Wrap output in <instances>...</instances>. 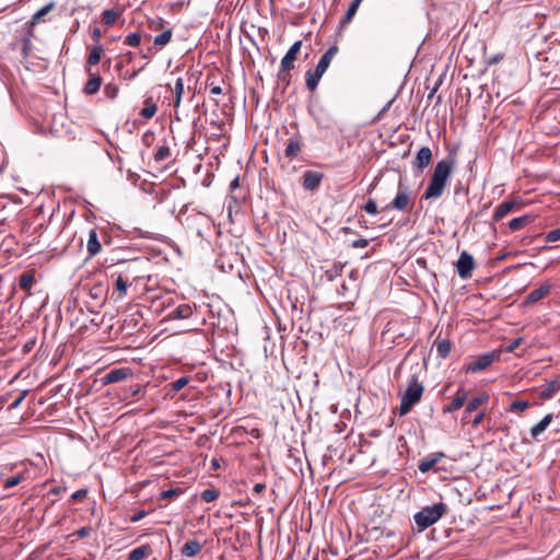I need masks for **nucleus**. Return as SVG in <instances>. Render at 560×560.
I'll return each mask as SVG.
<instances>
[{
    "instance_id": "46",
    "label": "nucleus",
    "mask_w": 560,
    "mask_h": 560,
    "mask_svg": "<svg viewBox=\"0 0 560 560\" xmlns=\"http://www.w3.org/2000/svg\"><path fill=\"white\" fill-rule=\"evenodd\" d=\"M545 241L548 243H553V242L560 241V226L555 230L549 231L545 235Z\"/></svg>"
},
{
    "instance_id": "48",
    "label": "nucleus",
    "mask_w": 560,
    "mask_h": 560,
    "mask_svg": "<svg viewBox=\"0 0 560 560\" xmlns=\"http://www.w3.org/2000/svg\"><path fill=\"white\" fill-rule=\"evenodd\" d=\"M342 271V266L334 265L330 269L326 271V278L328 280H334L335 277L339 276Z\"/></svg>"
},
{
    "instance_id": "38",
    "label": "nucleus",
    "mask_w": 560,
    "mask_h": 560,
    "mask_svg": "<svg viewBox=\"0 0 560 560\" xmlns=\"http://www.w3.org/2000/svg\"><path fill=\"white\" fill-rule=\"evenodd\" d=\"M219 497H220V491L214 488L206 489L200 494L201 500L207 503L215 501Z\"/></svg>"
},
{
    "instance_id": "52",
    "label": "nucleus",
    "mask_w": 560,
    "mask_h": 560,
    "mask_svg": "<svg viewBox=\"0 0 560 560\" xmlns=\"http://www.w3.org/2000/svg\"><path fill=\"white\" fill-rule=\"evenodd\" d=\"M163 24H164V20L162 18H156L154 20H151L150 27H151V30L156 31V30L163 27Z\"/></svg>"
},
{
    "instance_id": "10",
    "label": "nucleus",
    "mask_w": 560,
    "mask_h": 560,
    "mask_svg": "<svg viewBox=\"0 0 560 560\" xmlns=\"http://www.w3.org/2000/svg\"><path fill=\"white\" fill-rule=\"evenodd\" d=\"M432 156V151L429 147L420 148L412 162L413 167H416L419 171H423L427 166L431 164Z\"/></svg>"
},
{
    "instance_id": "44",
    "label": "nucleus",
    "mask_w": 560,
    "mask_h": 560,
    "mask_svg": "<svg viewBox=\"0 0 560 560\" xmlns=\"http://www.w3.org/2000/svg\"><path fill=\"white\" fill-rule=\"evenodd\" d=\"M23 479H24L23 475H16V476L10 477L4 481L3 488L4 489L13 488V487L18 486L20 482H22Z\"/></svg>"
},
{
    "instance_id": "25",
    "label": "nucleus",
    "mask_w": 560,
    "mask_h": 560,
    "mask_svg": "<svg viewBox=\"0 0 560 560\" xmlns=\"http://www.w3.org/2000/svg\"><path fill=\"white\" fill-rule=\"evenodd\" d=\"M552 421V415L548 413L538 423H536L530 429V435L533 439H537L551 423Z\"/></svg>"
},
{
    "instance_id": "20",
    "label": "nucleus",
    "mask_w": 560,
    "mask_h": 560,
    "mask_svg": "<svg viewBox=\"0 0 560 560\" xmlns=\"http://www.w3.org/2000/svg\"><path fill=\"white\" fill-rule=\"evenodd\" d=\"M202 549V545L196 540H188L184 544V546L180 549V553L185 558H192L196 557Z\"/></svg>"
},
{
    "instance_id": "42",
    "label": "nucleus",
    "mask_w": 560,
    "mask_h": 560,
    "mask_svg": "<svg viewBox=\"0 0 560 560\" xmlns=\"http://www.w3.org/2000/svg\"><path fill=\"white\" fill-rule=\"evenodd\" d=\"M141 43V34L139 32L131 33L126 36L125 44L130 47H137Z\"/></svg>"
},
{
    "instance_id": "21",
    "label": "nucleus",
    "mask_w": 560,
    "mask_h": 560,
    "mask_svg": "<svg viewBox=\"0 0 560 560\" xmlns=\"http://www.w3.org/2000/svg\"><path fill=\"white\" fill-rule=\"evenodd\" d=\"M516 205V201L514 200H504L503 202H501L494 210V213H493V221L495 222H499L500 220H502L506 214H509L514 206Z\"/></svg>"
},
{
    "instance_id": "60",
    "label": "nucleus",
    "mask_w": 560,
    "mask_h": 560,
    "mask_svg": "<svg viewBox=\"0 0 560 560\" xmlns=\"http://www.w3.org/2000/svg\"><path fill=\"white\" fill-rule=\"evenodd\" d=\"M211 89H210V93L212 95H219L222 93V89L219 86V85H213V84H210Z\"/></svg>"
},
{
    "instance_id": "1",
    "label": "nucleus",
    "mask_w": 560,
    "mask_h": 560,
    "mask_svg": "<svg viewBox=\"0 0 560 560\" xmlns=\"http://www.w3.org/2000/svg\"><path fill=\"white\" fill-rule=\"evenodd\" d=\"M446 511L447 506L443 502L422 508L413 516L418 532H422L435 524L446 513Z\"/></svg>"
},
{
    "instance_id": "57",
    "label": "nucleus",
    "mask_w": 560,
    "mask_h": 560,
    "mask_svg": "<svg viewBox=\"0 0 560 560\" xmlns=\"http://www.w3.org/2000/svg\"><path fill=\"white\" fill-rule=\"evenodd\" d=\"M90 527H81L80 529L77 530L75 535L79 538H84L90 534Z\"/></svg>"
},
{
    "instance_id": "5",
    "label": "nucleus",
    "mask_w": 560,
    "mask_h": 560,
    "mask_svg": "<svg viewBox=\"0 0 560 560\" xmlns=\"http://www.w3.org/2000/svg\"><path fill=\"white\" fill-rule=\"evenodd\" d=\"M411 203V197L410 192L407 186L402 184L401 180H399L398 184V191L396 197L392 202L385 206L384 210H390L396 209L399 211H405L410 207Z\"/></svg>"
},
{
    "instance_id": "54",
    "label": "nucleus",
    "mask_w": 560,
    "mask_h": 560,
    "mask_svg": "<svg viewBox=\"0 0 560 560\" xmlns=\"http://www.w3.org/2000/svg\"><path fill=\"white\" fill-rule=\"evenodd\" d=\"M483 419H485V412H483V411L478 412V413L474 417V419H472V421H471L472 427L477 428V427H478V425L483 421Z\"/></svg>"
},
{
    "instance_id": "7",
    "label": "nucleus",
    "mask_w": 560,
    "mask_h": 560,
    "mask_svg": "<svg viewBox=\"0 0 560 560\" xmlns=\"http://www.w3.org/2000/svg\"><path fill=\"white\" fill-rule=\"evenodd\" d=\"M456 269H457L458 276L462 279L470 278L472 270L475 269L474 257L466 250H463L459 255L457 262H456Z\"/></svg>"
},
{
    "instance_id": "32",
    "label": "nucleus",
    "mask_w": 560,
    "mask_h": 560,
    "mask_svg": "<svg viewBox=\"0 0 560 560\" xmlns=\"http://www.w3.org/2000/svg\"><path fill=\"white\" fill-rule=\"evenodd\" d=\"M361 2H362V0H353V1L350 3V5H349V8H348V10H347V12H346V14L343 15V18H342V19H341V21H340V25H341V26H345V25H347L348 23H350V22H351V20H352V19H353V16L355 15V13H357V11H358V9H359V7H360Z\"/></svg>"
},
{
    "instance_id": "56",
    "label": "nucleus",
    "mask_w": 560,
    "mask_h": 560,
    "mask_svg": "<svg viewBox=\"0 0 560 560\" xmlns=\"http://www.w3.org/2000/svg\"><path fill=\"white\" fill-rule=\"evenodd\" d=\"M102 35H103V34H102L101 28L95 27V28L92 31V33H91V38H92L94 42L98 43V42H100V39H101V37H102Z\"/></svg>"
},
{
    "instance_id": "36",
    "label": "nucleus",
    "mask_w": 560,
    "mask_h": 560,
    "mask_svg": "<svg viewBox=\"0 0 560 560\" xmlns=\"http://www.w3.org/2000/svg\"><path fill=\"white\" fill-rule=\"evenodd\" d=\"M529 222H530V219L528 215L514 218L509 222V228L512 231H517V230H521L522 228L526 226Z\"/></svg>"
},
{
    "instance_id": "15",
    "label": "nucleus",
    "mask_w": 560,
    "mask_h": 560,
    "mask_svg": "<svg viewBox=\"0 0 560 560\" xmlns=\"http://www.w3.org/2000/svg\"><path fill=\"white\" fill-rule=\"evenodd\" d=\"M467 397V392L464 388H459L455 394L454 398L452 399V401L443 407V412H454L460 409L466 402Z\"/></svg>"
},
{
    "instance_id": "58",
    "label": "nucleus",
    "mask_w": 560,
    "mask_h": 560,
    "mask_svg": "<svg viewBox=\"0 0 560 560\" xmlns=\"http://www.w3.org/2000/svg\"><path fill=\"white\" fill-rule=\"evenodd\" d=\"M66 490L67 489L65 487L56 486V487L51 488L49 492L54 495H59V494L66 492Z\"/></svg>"
},
{
    "instance_id": "64",
    "label": "nucleus",
    "mask_w": 560,
    "mask_h": 560,
    "mask_svg": "<svg viewBox=\"0 0 560 560\" xmlns=\"http://www.w3.org/2000/svg\"><path fill=\"white\" fill-rule=\"evenodd\" d=\"M212 466H213L214 468H218V467H219V463H218V460H217V459H213V460H212Z\"/></svg>"
},
{
    "instance_id": "9",
    "label": "nucleus",
    "mask_w": 560,
    "mask_h": 560,
    "mask_svg": "<svg viewBox=\"0 0 560 560\" xmlns=\"http://www.w3.org/2000/svg\"><path fill=\"white\" fill-rule=\"evenodd\" d=\"M85 71L89 75V80L83 88V93L85 95H94L98 92L103 80L98 73L93 72L90 68H85Z\"/></svg>"
},
{
    "instance_id": "37",
    "label": "nucleus",
    "mask_w": 560,
    "mask_h": 560,
    "mask_svg": "<svg viewBox=\"0 0 560 560\" xmlns=\"http://www.w3.org/2000/svg\"><path fill=\"white\" fill-rule=\"evenodd\" d=\"M119 18V13L113 9H107L102 14V22L105 25H113L117 19Z\"/></svg>"
},
{
    "instance_id": "3",
    "label": "nucleus",
    "mask_w": 560,
    "mask_h": 560,
    "mask_svg": "<svg viewBox=\"0 0 560 560\" xmlns=\"http://www.w3.org/2000/svg\"><path fill=\"white\" fill-rule=\"evenodd\" d=\"M500 354L497 351L487 352L472 359L464 365L467 373H477L488 369L494 361L499 360Z\"/></svg>"
},
{
    "instance_id": "22",
    "label": "nucleus",
    "mask_w": 560,
    "mask_h": 560,
    "mask_svg": "<svg viewBox=\"0 0 560 560\" xmlns=\"http://www.w3.org/2000/svg\"><path fill=\"white\" fill-rule=\"evenodd\" d=\"M152 553L150 545L145 544L132 549L127 557V560H143Z\"/></svg>"
},
{
    "instance_id": "55",
    "label": "nucleus",
    "mask_w": 560,
    "mask_h": 560,
    "mask_svg": "<svg viewBox=\"0 0 560 560\" xmlns=\"http://www.w3.org/2000/svg\"><path fill=\"white\" fill-rule=\"evenodd\" d=\"M369 245V241L365 240V238H359V240H355L352 242V247L354 248H363V247H366Z\"/></svg>"
},
{
    "instance_id": "40",
    "label": "nucleus",
    "mask_w": 560,
    "mask_h": 560,
    "mask_svg": "<svg viewBox=\"0 0 560 560\" xmlns=\"http://www.w3.org/2000/svg\"><path fill=\"white\" fill-rule=\"evenodd\" d=\"M530 404L527 400H514L508 408L509 412H523L529 408Z\"/></svg>"
},
{
    "instance_id": "4",
    "label": "nucleus",
    "mask_w": 560,
    "mask_h": 560,
    "mask_svg": "<svg viewBox=\"0 0 560 560\" xmlns=\"http://www.w3.org/2000/svg\"><path fill=\"white\" fill-rule=\"evenodd\" d=\"M302 47V40H296L281 59V68L278 74L279 80L287 81L290 77L289 72L294 68V60Z\"/></svg>"
},
{
    "instance_id": "6",
    "label": "nucleus",
    "mask_w": 560,
    "mask_h": 560,
    "mask_svg": "<svg viewBox=\"0 0 560 560\" xmlns=\"http://www.w3.org/2000/svg\"><path fill=\"white\" fill-rule=\"evenodd\" d=\"M455 158L448 155L447 158L436 163L432 176L446 186L447 180L451 177L452 172L455 167Z\"/></svg>"
},
{
    "instance_id": "33",
    "label": "nucleus",
    "mask_w": 560,
    "mask_h": 560,
    "mask_svg": "<svg viewBox=\"0 0 560 560\" xmlns=\"http://www.w3.org/2000/svg\"><path fill=\"white\" fill-rule=\"evenodd\" d=\"M436 352L440 358H447L452 350V342L446 339L435 341Z\"/></svg>"
},
{
    "instance_id": "39",
    "label": "nucleus",
    "mask_w": 560,
    "mask_h": 560,
    "mask_svg": "<svg viewBox=\"0 0 560 560\" xmlns=\"http://www.w3.org/2000/svg\"><path fill=\"white\" fill-rule=\"evenodd\" d=\"M171 156V149L163 144L160 145L156 151L154 152V161L155 162H162Z\"/></svg>"
},
{
    "instance_id": "43",
    "label": "nucleus",
    "mask_w": 560,
    "mask_h": 560,
    "mask_svg": "<svg viewBox=\"0 0 560 560\" xmlns=\"http://www.w3.org/2000/svg\"><path fill=\"white\" fill-rule=\"evenodd\" d=\"M118 92H119V88L118 85L114 84V83H108L105 85L104 88V93L105 95L108 97V98H116L117 95H118Z\"/></svg>"
},
{
    "instance_id": "34",
    "label": "nucleus",
    "mask_w": 560,
    "mask_h": 560,
    "mask_svg": "<svg viewBox=\"0 0 560 560\" xmlns=\"http://www.w3.org/2000/svg\"><path fill=\"white\" fill-rule=\"evenodd\" d=\"M443 456V454H439V455H434V456H431V457H425L424 459H422L419 465H418V468L421 472H428L429 470H431L434 465L438 463V460Z\"/></svg>"
},
{
    "instance_id": "14",
    "label": "nucleus",
    "mask_w": 560,
    "mask_h": 560,
    "mask_svg": "<svg viewBox=\"0 0 560 560\" xmlns=\"http://www.w3.org/2000/svg\"><path fill=\"white\" fill-rule=\"evenodd\" d=\"M303 148V140L302 136L296 135L291 138H289L285 150H284V156L293 160L299 155V153L302 151Z\"/></svg>"
},
{
    "instance_id": "51",
    "label": "nucleus",
    "mask_w": 560,
    "mask_h": 560,
    "mask_svg": "<svg viewBox=\"0 0 560 560\" xmlns=\"http://www.w3.org/2000/svg\"><path fill=\"white\" fill-rule=\"evenodd\" d=\"M522 342H523V338H521V337L512 340L510 342V345L506 347V351L508 352H513L514 350H516L521 346Z\"/></svg>"
},
{
    "instance_id": "12",
    "label": "nucleus",
    "mask_w": 560,
    "mask_h": 560,
    "mask_svg": "<svg viewBox=\"0 0 560 560\" xmlns=\"http://www.w3.org/2000/svg\"><path fill=\"white\" fill-rule=\"evenodd\" d=\"M324 178V174L315 171H306L303 174V183L302 186L306 190H315L319 187L322 180Z\"/></svg>"
},
{
    "instance_id": "59",
    "label": "nucleus",
    "mask_w": 560,
    "mask_h": 560,
    "mask_svg": "<svg viewBox=\"0 0 560 560\" xmlns=\"http://www.w3.org/2000/svg\"><path fill=\"white\" fill-rule=\"evenodd\" d=\"M266 489V485L265 483H256L253 488V492L256 493V494H260L264 490Z\"/></svg>"
},
{
    "instance_id": "16",
    "label": "nucleus",
    "mask_w": 560,
    "mask_h": 560,
    "mask_svg": "<svg viewBox=\"0 0 560 560\" xmlns=\"http://www.w3.org/2000/svg\"><path fill=\"white\" fill-rule=\"evenodd\" d=\"M54 8H55V2H49L46 5H44L43 8H40L37 12L34 13V15L32 16L31 21L27 23V27H28L27 36L28 37H33L34 36V33H33L34 26L37 23H39L42 18L45 16L46 14H48Z\"/></svg>"
},
{
    "instance_id": "31",
    "label": "nucleus",
    "mask_w": 560,
    "mask_h": 560,
    "mask_svg": "<svg viewBox=\"0 0 560 560\" xmlns=\"http://www.w3.org/2000/svg\"><path fill=\"white\" fill-rule=\"evenodd\" d=\"M324 73L322 72H318V70L315 69V71H307L306 72V80H305V83H306V88L313 92L316 90L317 85H318V82L322 78Z\"/></svg>"
},
{
    "instance_id": "8",
    "label": "nucleus",
    "mask_w": 560,
    "mask_h": 560,
    "mask_svg": "<svg viewBox=\"0 0 560 560\" xmlns=\"http://www.w3.org/2000/svg\"><path fill=\"white\" fill-rule=\"evenodd\" d=\"M552 289V284L549 281H545L539 288L533 290L524 300L523 306H530L540 300L545 299Z\"/></svg>"
},
{
    "instance_id": "30",
    "label": "nucleus",
    "mask_w": 560,
    "mask_h": 560,
    "mask_svg": "<svg viewBox=\"0 0 560 560\" xmlns=\"http://www.w3.org/2000/svg\"><path fill=\"white\" fill-rule=\"evenodd\" d=\"M35 283L34 271H26L20 276L19 285L24 291H30Z\"/></svg>"
},
{
    "instance_id": "17",
    "label": "nucleus",
    "mask_w": 560,
    "mask_h": 560,
    "mask_svg": "<svg viewBox=\"0 0 560 560\" xmlns=\"http://www.w3.org/2000/svg\"><path fill=\"white\" fill-rule=\"evenodd\" d=\"M86 250L90 257H94L102 250V245L95 229L90 230L86 243Z\"/></svg>"
},
{
    "instance_id": "24",
    "label": "nucleus",
    "mask_w": 560,
    "mask_h": 560,
    "mask_svg": "<svg viewBox=\"0 0 560 560\" xmlns=\"http://www.w3.org/2000/svg\"><path fill=\"white\" fill-rule=\"evenodd\" d=\"M103 54H104V48L102 45L97 44V45L93 46L90 50L88 58H86V67L85 68L91 69V67L96 66L101 61Z\"/></svg>"
},
{
    "instance_id": "11",
    "label": "nucleus",
    "mask_w": 560,
    "mask_h": 560,
    "mask_svg": "<svg viewBox=\"0 0 560 560\" xmlns=\"http://www.w3.org/2000/svg\"><path fill=\"white\" fill-rule=\"evenodd\" d=\"M445 185L431 176L430 182L423 192V199H436L440 198L445 189Z\"/></svg>"
},
{
    "instance_id": "45",
    "label": "nucleus",
    "mask_w": 560,
    "mask_h": 560,
    "mask_svg": "<svg viewBox=\"0 0 560 560\" xmlns=\"http://www.w3.org/2000/svg\"><path fill=\"white\" fill-rule=\"evenodd\" d=\"M27 395H28L27 389L22 390L20 393V395L9 405V409L10 410L16 409L22 404V401L26 398Z\"/></svg>"
},
{
    "instance_id": "29",
    "label": "nucleus",
    "mask_w": 560,
    "mask_h": 560,
    "mask_svg": "<svg viewBox=\"0 0 560 560\" xmlns=\"http://www.w3.org/2000/svg\"><path fill=\"white\" fill-rule=\"evenodd\" d=\"M488 399V395H482L474 397L470 401H468L464 411V419H467L469 413L476 410L480 405L485 404Z\"/></svg>"
},
{
    "instance_id": "41",
    "label": "nucleus",
    "mask_w": 560,
    "mask_h": 560,
    "mask_svg": "<svg viewBox=\"0 0 560 560\" xmlns=\"http://www.w3.org/2000/svg\"><path fill=\"white\" fill-rule=\"evenodd\" d=\"M183 493H184V489L183 488H179V487L172 488V489L162 491L161 494H160V499H162V500L175 499V498L179 497Z\"/></svg>"
},
{
    "instance_id": "49",
    "label": "nucleus",
    "mask_w": 560,
    "mask_h": 560,
    "mask_svg": "<svg viewBox=\"0 0 560 560\" xmlns=\"http://www.w3.org/2000/svg\"><path fill=\"white\" fill-rule=\"evenodd\" d=\"M363 209L369 214H377L378 213L377 205H376L375 200H373V199H369L366 201V203L364 205Z\"/></svg>"
},
{
    "instance_id": "2",
    "label": "nucleus",
    "mask_w": 560,
    "mask_h": 560,
    "mask_svg": "<svg viewBox=\"0 0 560 560\" xmlns=\"http://www.w3.org/2000/svg\"><path fill=\"white\" fill-rule=\"evenodd\" d=\"M423 385L419 383L418 378L413 375L401 397L399 406V415L406 416L411 408L421 399L423 394Z\"/></svg>"
},
{
    "instance_id": "13",
    "label": "nucleus",
    "mask_w": 560,
    "mask_h": 560,
    "mask_svg": "<svg viewBox=\"0 0 560 560\" xmlns=\"http://www.w3.org/2000/svg\"><path fill=\"white\" fill-rule=\"evenodd\" d=\"M131 375V371L127 368H118L108 371L103 377V384H112L126 380Z\"/></svg>"
},
{
    "instance_id": "18",
    "label": "nucleus",
    "mask_w": 560,
    "mask_h": 560,
    "mask_svg": "<svg viewBox=\"0 0 560 560\" xmlns=\"http://www.w3.org/2000/svg\"><path fill=\"white\" fill-rule=\"evenodd\" d=\"M337 52H338L337 46L329 47L325 51V54L320 57V59L316 66V70H318V72L325 73V71L327 70V68L330 65V61L332 60V58L336 56Z\"/></svg>"
},
{
    "instance_id": "23",
    "label": "nucleus",
    "mask_w": 560,
    "mask_h": 560,
    "mask_svg": "<svg viewBox=\"0 0 560 560\" xmlns=\"http://www.w3.org/2000/svg\"><path fill=\"white\" fill-rule=\"evenodd\" d=\"M128 288V281H126L121 276H118V278L115 281L114 292L112 294V298L115 301L122 300L126 295Z\"/></svg>"
},
{
    "instance_id": "28",
    "label": "nucleus",
    "mask_w": 560,
    "mask_h": 560,
    "mask_svg": "<svg viewBox=\"0 0 560 560\" xmlns=\"http://www.w3.org/2000/svg\"><path fill=\"white\" fill-rule=\"evenodd\" d=\"M156 112H158L156 103L153 101V98L151 96L147 97L144 100V107L141 109L140 115L144 119H151L156 114Z\"/></svg>"
},
{
    "instance_id": "27",
    "label": "nucleus",
    "mask_w": 560,
    "mask_h": 560,
    "mask_svg": "<svg viewBox=\"0 0 560 560\" xmlns=\"http://www.w3.org/2000/svg\"><path fill=\"white\" fill-rule=\"evenodd\" d=\"M192 315V308L188 304H180L176 308L172 311L170 314L171 318L175 319H186Z\"/></svg>"
},
{
    "instance_id": "61",
    "label": "nucleus",
    "mask_w": 560,
    "mask_h": 560,
    "mask_svg": "<svg viewBox=\"0 0 560 560\" xmlns=\"http://www.w3.org/2000/svg\"><path fill=\"white\" fill-rule=\"evenodd\" d=\"M240 186V178L238 177H235L231 184H230V189L233 191L235 190L237 187Z\"/></svg>"
},
{
    "instance_id": "47",
    "label": "nucleus",
    "mask_w": 560,
    "mask_h": 560,
    "mask_svg": "<svg viewBox=\"0 0 560 560\" xmlns=\"http://www.w3.org/2000/svg\"><path fill=\"white\" fill-rule=\"evenodd\" d=\"M88 489L86 488H83V489H79L78 491H75L71 498H70V502L74 503V502H79V501H82L86 498L88 495Z\"/></svg>"
},
{
    "instance_id": "63",
    "label": "nucleus",
    "mask_w": 560,
    "mask_h": 560,
    "mask_svg": "<svg viewBox=\"0 0 560 560\" xmlns=\"http://www.w3.org/2000/svg\"><path fill=\"white\" fill-rule=\"evenodd\" d=\"M502 57H499V56H495L494 58H492L490 61H489V65H493L495 62H498Z\"/></svg>"
},
{
    "instance_id": "50",
    "label": "nucleus",
    "mask_w": 560,
    "mask_h": 560,
    "mask_svg": "<svg viewBox=\"0 0 560 560\" xmlns=\"http://www.w3.org/2000/svg\"><path fill=\"white\" fill-rule=\"evenodd\" d=\"M188 384L187 377H179L176 381H174L171 385L173 390L178 392L183 389Z\"/></svg>"
},
{
    "instance_id": "53",
    "label": "nucleus",
    "mask_w": 560,
    "mask_h": 560,
    "mask_svg": "<svg viewBox=\"0 0 560 560\" xmlns=\"http://www.w3.org/2000/svg\"><path fill=\"white\" fill-rule=\"evenodd\" d=\"M147 514H148L147 511L141 510V511H139V512H137V513H135L133 515L130 516V522L131 523H137L140 520H142L143 517H145Z\"/></svg>"
},
{
    "instance_id": "62",
    "label": "nucleus",
    "mask_w": 560,
    "mask_h": 560,
    "mask_svg": "<svg viewBox=\"0 0 560 560\" xmlns=\"http://www.w3.org/2000/svg\"><path fill=\"white\" fill-rule=\"evenodd\" d=\"M35 341L26 342L23 347V351L25 353L30 352L33 349Z\"/></svg>"
},
{
    "instance_id": "35",
    "label": "nucleus",
    "mask_w": 560,
    "mask_h": 560,
    "mask_svg": "<svg viewBox=\"0 0 560 560\" xmlns=\"http://www.w3.org/2000/svg\"><path fill=\"white\" fill-rule=\"evenodd\" d=\"M172 36H173L172 28H167L154 37V45L159 46V47H164L165 45H167L171 42Z\"/></svg>"
},
{
    "instance_id": "26",
    "label": "nucleus",
    "mask_w": 560,
    "mask_h": 560,
    "mask_svg": "<svg viewBox=\"0 0 560 560\" xmlns=\"http://www.w3.org/2000/svg\"><path fill=\"white\" fill-rule=\"evenodd\" d=\"M166 86L174 92V107L178 108L184 94V80L182 78H177L173 88H171L170 84Z\"/></svg>"
},
{
    "instance_id": "19",
    "label": "nucleus",
    "mask_w": 560,
    "mask_h": 560,
    "mask_svg": "<svg viewBox=\"0 0 560 560\" xmlns=\"http://www.w3.org/2000/svg\"><path fill=\"white\" fill-rule=\"evenodd\" d=\"M560 390V380L555 378L549 381L546 386L542 387V389L539 393V397L542 400L551 399L557 392Z\"/></svg>"
}]
</instances>
